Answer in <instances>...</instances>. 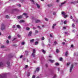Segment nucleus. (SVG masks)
Returning <instances> with one entry per match:
<instances>
[{
    "label": "nucleus",
    "mask_w": 78,
    "mask_h": 78,
    "mask_svg": "<svg viewBox=\"0 0 78 78\" xmlns=\"http://www.w3.org/2000/svg\"><path fill=\"white\" fill-rule=\"evenodd\" d=\"M62 14H63L64 18H66V17H67V15H66V13H65L64 12H62Z\"/></svg>",
    "instance_id": "nucleus-1"
},
{
    "label": "nucleus",
    "mask_w": 78,
    "mask_h": 78,
    "mask_svg": "<svg viewBox=\"0 0 78 78\" xmlns=\"http://www.w3.org/2000/svg\"><path fill=\"white\" fill-rule=\"evenodd\" d=\"M36 53V50L34 49H33V53H32V55L33 57H35V53Z\"/></svg>",
    "instance_id": "nucleus-2"
},
{
    "label": "nucleus",
    "mask_w": 78,
    "mask_h": 78,
    "mask_svg": "<svg viewBox=\"0 0 78 78\" xmlns=\"http://www.w3.org/2000/svg\"><path fill=\"white\" fill-rule=\"evenodd\" d=\"M5 26L3 24H2L1 26V30H5Z\"/></svg>",
    "instance_id": "nucleus-3"
},
{
    "label": "nucleus",
    "mask_w": 78,
    "mask_h": 78,
    "mask_svg": "<svg viewBox=\"0 0 78 78\" xmlns=\"http://www.w3.org/2000/svg\"><path fill=\"white\" fill-rule=\"evenodd\" d=\"M23 15L24 16H26V18H27V17H28V16H27V15H28V14L25 13H24L23 14Z\"/></svg>",
    "instance_id": "nucleus-4"
},
{
    "label": "nucleus",
    "mask_w": 78,
    "mask_h": 78,
    "mask_svg": "<svg viewBox=\"0 0 78 78\" xmlns=\"http://www.w3.org/2000/svg\"><path fill=\"white\" fill-rule=\"evenodd\" d=\"M41 22V20H35V22L37 23H39V22Z\"/></svg>",
    "instance_id": "nucleus-5"
},
{
    "label": "nucleus",
    "mask_w": 78,
    "mask_h": 78,
    "mask_svg": "<svg viewBox=\"0 0 78 78\" xmlns=\"http://www.w3.org/2000/svg\"><path fill=\"white\" fill-rule=\"evenodd\" d=\"M3 63L2 62H0V67H3Z\"/></svg>",
    "instance_id": "nucleus-6"
},
{
    "label": "nucleus",
    "mask_w": 78,
    "mask_h": 78,
    "mask_svg": "<svg viewBox=\"0 0 78 78\" xmlns=\"http://www.w3.org/2000/svg\"><path fill=\"white\" fill-rule=\"evenodd\" d=\"M23 17V16H17L18 19H22V18Z\"/></svg>",
    "instance_id": "nucleus-7"
},
{
    "label": "nucleus",
    "mask_w": 78,
    "mask_h": 78,
    "mask_svg": "<svg viewBox=\"0 0 78 78\" xmlns=\"http://www.w3.org/2000/svg\"><path fill=\"white\" fill-rule=\"evenodd\" d=\"M49 61L51 62L52 63L55 62V61L53 60H51V59H49Z\"/></svg>",
    "instance_id": "nucleus-8"
},
{
    "label": "nucleus",
    "mask_w": 78,
    "mask_h": 78,
    "mask_svg": "<svg viewBox=\"0 0 78 78\" xmlns=\"http://www.w3.org/2000/svg\"><path fill=\"white\" fill-rule=\"evenodd\" d=\"M31 33H32V32L31 31H30L28 34L29 36H31Z\"/></svg>",
    "instance_id": "nucleus-9"
},
{
    "label": "nucleus",
    "mask_w": 78,
    "mask_h": 78,
    "mask_svg": "<svg viewBox=\"0 0 78 78\" xmlns=\"http://www.w3.org/2000/svg\"><path fill=\"white\" fill-rule=\"evenodd\" d=\"M56 25V24H53L52 27L53 29H54V28H55V26Z\"/></svg>",
    "instance_id": "nucleus-10"
},
{
    "label": "nucleus",
    "mask_w": 78,
    "mask_h": 78,
    "mask_svg": "<svg viewBox=\"0 0 78 78\" xmlns=\"http://www.w3.org/2000/svg\"><path fill=\"white\" fill-rule=\"evenodd\" d=\"M73 64H72L71 65L70 69H73Z\"/></svg>",
    "instance_id": "nucleus-11"
},
{
    "label": "nucleus",
    "mask_w": 78,
    "mask_h": 78,
    "mask_svg": "<svg viewBox=\"0 0 78 78\" xmlns=\"http://www.w3.org/2000/svg\"><path fill=\"white\" fill-rule=\"evenodd\" d=\"M30 42H34V39H33L32 40H30Z\"/></svg>",
    "instance_id": "nucleus-12"
},
{
    "label": "nucleus",
    "mask_w": 78,
    "mask_h": 78,
    "mask_svg": "<svg viewBox=\"0 0 78 78\" xmlns=\"http://www.w3.org/2000/svg\"><path fill=\"white\" fill-rule=\"evenodd\" d=\"M36 5L38 8H40V6L39 5V4H36Z\"/></svg>",
    "instance_id": "nucleus-13"
},
{
    "label": "nucleus",
    "mask_w": 78,
    "mask_h": 78,
    "mask_svg": "<svg viewBox=\"0 0 78 78\" xmlns=\"http://www.w3.org/2000/svg\"><path fill=\"white\" fill-rule=\"evenodd\" d=\"M76 3V2H71V4H74V5H75V4Z\"/></svg>",
    "instance_id": "nucleus-14"
},
{
    "label": "nucleus",
    "mask_w": 78,
    "mask_h": 78,
    "mask_svg": "<svg viewBox=\"0 0 78 78\" xmlns=\"http://www.w3.org/2000/svg\"><path fill=\"white\" fill-rule=\"evenodd\" d=\"M66 2H67L66 1H65L64 2L62 3L61 5H64V4H65V3H66Z\"/></svg>",
    "instance_id": "nucleus-15"
},
{
    "label": "nucleus",
    "mask_w": 78,
    "mask_h": 78,
    "mask_svg": "<svg viewBox=\"0 0 78 78\" xmlns=\"http://www.w3.org/2000/svg\"><path fill=\"white\" fill-rule=\"evenodd\" d=\"M67 55H68V51H66L65 53V56H67Z\"/></svg>",
    "instance_id": "nucleus-16"
},
{
    "label": "nucleus",
    "mask_w": 78,
    "mask_h": 78,
    "mask_svg": "<svg viewBox=\"0 0 78 78\" xmlns=\"http://www.w3.org/2000/svg\"><path fill=\"white\" fill-rule=\"evenodd\" d=\"M16 27L18 28H20V26L19 25H17Z\"/></svg>",
    "instance_id": "nucleus-17"
},
{
    "label": "nucleus",
    "mask_w": 78,
    "mask_h": 78,
    "mask_svg": "<svg viewBox=\"0 0 78 78\" xmlns=\"http://www.w3.org/2000/svg\"><path fill=\"white\" fill-rule=\"evenodd\" d=\"M20 23H22V22H25V21L23 20H21L20 21Z\"/></svg>",
    "instance_id": "nucleus-18"
},
{
    "label": "nucleus",
    "mask_w": 78,
    "mask_h": 78,
    "mask_svg": "<svg viewBox=\"0 0 78 78\" xmlns=\"http://www.w3.org/2000/svg\"><path fill=\"white\" fill-rule=\"evenodd\" d=\"M55 66H59V64L58 63H55Z\"/></svg>",
    "instance_id": "nucleus-19"
},
{
    "label": "nucleus",
    "mask_w": 78,
    "mask_h": 78,
    "mask_svg": "<svg viewBox=\"0 0 78 78\" xmlns=\"http://www.w3.org/2000/svg\"><path fill=\"white\" fill-rule=\"evenodd\" d=\"M48 6L49 7H51V6H52V4H49L48 5Z\"/></svg>",
    "instance_id": "nucleus-20"
},
{
    "label": "nucleus",
    "mask_w": 78,
    "mask_h": 78,
    "mask_svg": "<svg viewBox=\"0 0 78 78\" xmlns=\"http://www.w3.org/2000/svg\"><path fill=\"white\" fill-rule=\"evenodd\" d=\"M25 44V42H23L21 43V45H23Z\"/></svg>",
    "instance_id": "nucleus-21"
},
{
    "label": "nucleus",
    "mask_w": 78,
    "mask_h": 78,
    "mask_svg": "<svg viewBox=\"0 0 78 78\" xmlns=\"http://www.w3.org/2000/svg\"><path fill=\"white\" fill-rule=\"evenodd\" d=\"M70 63L69 62L67 63L66 64L67 66H69L70 65Z\"/></svg>",
    "instance_id": "nucleus-22"
},
{
    "label": "nucleus",
    "mask_w": 78,
    "mask_h": 78,
    "mask_svg": "<svg viewBox=\"0 0 78 78\" xmlns=\"http://www.w3.org/2000/svg\"><path fill=\"white\" fill-rule=\"evenodd\" d=\"M17 6H19V7H20L21 6V5L19 4H17Z\"/></svg>",
    "instance_id": "nucleus-23"
},
{
    "label": "nucleus",
    "mask_w": 78,
    "mask_h": 78,
    "mask_svg": "<svg viewBox=\"0 0 78 78\" xmlns=\"http://www.w3.org/2000/svg\"><path fill=\"white\" fill-rule=\"evenodd\" d=\"M3 75H0V78H3Z\"/></svg>",
    "instance_id": "nucleus-24"
},
{
    "label": "nucleus",
    "mask_w": 78,
    "mask_h": 78,
    "mask_svg": "<svg viewBox=\"0 0 78 78\" xmlns=\"http://www.w3.org/2000/svg\"><path fill=\"white\" fill-rule=\"evenodd\" d=\"M7 64L8 65V66H9V62H8L7 63Z\"/></svg>",
    "instance_id": "nucleus-25"
},
{
    "label": "nucleus",
    "mask_w": 78,
    "mask_h": 78,
    "mask_svg": "<svg viewBox=\"0 0 78 78\" xmlns=\"http://www.w3.org/2000/svg\"><path fill=\"white\" fill-rule=\"evenodd\" d=\"M42 52H43V53H44V54L45 53V51H44V49H43Z\"/></svg>",
    "instance_id": "nucleus-26"
},
{
    "label": "nucleus",
    "mask_w": 78,
    "mask_h": 78,
    "mask_svg": "<svg viewBox=\"0 0 78 78\" xmlns=\"http://www.w3.org/2000/svg\"><path fill=\"white\" fill-rule=\"evenodd\" d=\"M72 27L74 28L75 27V24L74 23H73L72 24Z\"/></svg>",
    "instance_id": "nucleus-27"
},
{
    "label": "nucleus",
    "mask_w": 78,
    "mask_h": 78,
    "mask_svg": "<svg viewBox=\"0 0 78 78\" xmlns=\"http://www.w3.org/2000/svg\"><path fill=\"white\" fill-rule=\"evenodd\" d=\"M56 51L57 53H59V50L58 49H56Z\"/></svg>",
    "instance_id": "nucleus-28"
},
{
    "label": "nucleus",
    "mask_w": 78,
    "mask_h": 78,
    "mask_svg": "<svg viewBox=\"0 0 78 78\" xmlns=\"http://www.w3.org/2000/svg\"><path fill=\"white\" fill-rule=\"evenodd\" d=\"M37 44H38V42L37 41H36L35 42V45H37Z\"/></svg>",
    "instance_id": "nucleus-29"
},
{
    "label": "nucleus",
    "mask_w": 78,
    "mask_h": 78,
    "mask_svg": "<svg viewBox=\"0 0 78 78\" xmlns=\"http://www.w3.org/2000/svg\"><path fill=\"white\" fill-rule=\"evenodd\" d=\"M59 61H62V58H60L59 59Z\"/></svg>",
    "instance_id": "nucleus-30"
},
{
    "label": "nucleus",
    "mask_w": 78,
    "mask_h": 78,
    "mask_svg": "<svg viewBox=\"0 0 78 78\" xmlns=\"http://www.w3.org/2000/svg\"><path fill=\"white\" fill-rule=\"evenodd\" d=\"M54 44H58V43H57V42H56V41H54Z\"/></svg>",
    "instance_id": "nucleus-31"
},
{
    "label": "nucleus",
    "mask_w": 78,
    "mask_h": 78,
    "mask_svg": "<svg viewBox=\"0 0 78 78\" xmlns=\"http://www.w3.org/2000/svg\"><path fill=\"white\" fill-rule=\"evenodd\" d=\"M25 52L27 54L26 55H28V51H25Z\"/></svg>",
    "instance_id": "nucleus-32"
},
{
    "label": "nucleus",
    "mask_w": 78,
    "mask_h": 78,
    "mask_svg": "<svg viewBox=\"0 0 78 78\" xmlns=\"http://www.w3.org/2000/svg\"><path fill=\"white\" fill-rule=\"evenodd\" d=\"M30 75V73H29L27 75V76H29Z\"/></svg>",
    "instance_id": "nucleus-33"
},
{
    "label": "nucleus",
    "mask_w": 78,
    "mask_h": 78,
    "mask_svg": "<svg viewBox=\"0 0 78 78\" xmlns=\"http://www.w3.org/2000/svg\"><path fill=\"white\" fill-rule=\"evenodd\" d=\"M26 30H30V28L28 27H27L26 28Z\"/></svg>",
    "instance_id": "nucleus-34"
},
{
    "label": "nucleus",
    "mask_w": 78,
    "mask_h": 78,
    "mask_svg": "<svg viewBox=\"0 0 78 78\" xmlns=\"http://www.w3.org/2000/svg\"><path fill=\"white\" fill-rule=\"evenodd\" d=\"M5 17L6 18H7V19H8L9 17V16L8 15H6V16H5Z\"/></svg>",
    "instance_id": "nucleus-35"
},
{
    "label": "nucleus",
    "mask_w": 78,
    "mask_h": 78,
    "mask_svg": "<svg viewBox=\"0 0 78 78\" xmlns=\"http://www.w3.org/2000/svg\"><path fill=\"white\" fill-rule=\"evenodd\" d=\"M41 40H44V37H43L41 38Z\"/></svg>",
    "instance_id": "nucleus-36"
},
{
    "label": "nucleus",
    "mask_w": 78,
    "mask_h": 78,
    "mask_svg": "<svg viewBox=\"0 0 78 78\" xmlns=\"http://www.w3.org/2000/svg\"><path fill=\"white\" fill-rule=\"evenodd\" d=\"M25 67L26 68H28V65H26Z\"/></svg>",
    "instance_id": "nucleus-37"
},
{
    "label": "nucleus",
    "mask_w": 78,
    "mask_h": 78,
    "mask_svg": "<svg viewBox=\"0 0 78 78\" xmlns=\"http://www.w3.org/2000/svg\"><path fill=\"white\" fill-rule=\"evenodd\" d=\"M36 71L37 72H39V69H36Z\"/></svg>",
    "instance_id": "nucleus-38"
},
{
    "label": "nucleus",
    "mask_w": 78,
    "mask_h": 78,
    "mask_svg": "<svg viewBox=\"0 0 78 78\" xmlns=\"http://www.w3.org/2000/svg\"><path fill=\"white\" fill-rule=\"evenodd\" d=\"M66 23H67V21L66 20L64 22V24H66Z\"/></svg>",
    "instance_id": "nucleus-39"
},
{
    "label": "nucleus",
    "mask_w": 78,
    "mask_h": 78,
    "mask_svg": "<svg viewBox=\"0 0 78 78\" xmlns=\"http://www.w3.org/2000/svg\"><path fill=\"white\" fill-rule=\"evenodd\" d=\"M30 1H31V2H33V3H34V0H30Z\"/></svg>",
    "instance_id": "nucleus-40"
},
{
    "label": "nucleus",
    "mask_w": 78,
    "mask_h": 78,
    "mask_svg": "<svg viewBox=\"0 0 78 78\" xmlns=\"http://www.w3.org/2000/svg\"><path fill=\"white\" fill-rule=\"evenodd\" d=\"M38 32H39L37 30H35V33H38Z\"/></svg>",
    "instance_id": "nucleus-41"
},
{
    "label": "nucleus",
    "mask_w": 78,
    "mask_h": 78,
    "mask_svg": "<svg viewBox=\"0 0 78 78\" xmlns=\"http://www.w3.org/2000/svg\"><path fill=\"white\" fill-rule=\"evenodd\" d=\"M45 20H46V21H48V19L46 18H45Z\"/></svg>",
    "instance_id": "nucleus-42"
},
{
    "label": "nucleus",
    "mask_w": 78,
    "mask_h": 78,
    "mask_svg": "<svg viewBox=\"0 0 78 78\" xmlns=\"http://www.w3.org/2000/svg\"><path fill=\"white\" fill-rule=\"evenodd\" d=\"M32 78H35V76L34 75L33 76Z\"/></svg>",
    "instance_id": "nucleus-43"
},
{
    "label": "nucleus",
    "mask_w": 78,
    "mask_h": 78,
    "mask_svg": "<svg viewBox=\"0 0 78 78\" xmlns=\"http://www.w3.org/2000/svg\"><path fill=\"white\" fill-rule=\"evenodd\" d=\"M18 36L19 37H21V36L19 34L18 35Z\"/></svg>",
    "instance_id": "nucleus-44"
},
{
    "label": "nucleus",
    "mask_w": 78,
    "mask_h": 78,
    "mask_svg": "<svg viewBox=\"0 0 78 78\" xmlns=\"http://www.w3.org/2000/svg\"><path fill=\"white\" fill-rule=\"evenodd\" d=\"M70 18L71 19H72V18H73V17H72V16H71Z\"/></svg>",
    "instance_id": "nucleus-45"
},
{
    "label": "nucleus",
    "mask_w": 78,
    "mask_h": 78,
    "mask_svg": "<svg viewBox=\"0 0 78 78\" xmlns=\"http://www.w3.org/2000/svg\"><path fill=\"white\" fill-rule=\"evenodd\" d=\"M45 66L46 67H48V65H47V64H46Z\"/></svg>",
    "instance_id": "nucleus-46"
},
{
    "label": "nucleus",
    "mask_w": 78,
    "mask_h": 78,
    "mask_svg": "<svg viewBox=\"0 0 78 78\" xmlns=\"http://www.w3.org/2000/svg\"><path fill=\"white\" fill-rule=\"evenodd\" d=\"M72 69H70V72H72Z\"/></svg>",
    "instance_id": "nucleus-47"
},
{
    "label": "nucleus",
    "mask_w": 78,
    "mask_h": 78,
    "mask_svg": "<svg viewBox=\"0 0 78 78\" xmlns=\"http://www.w3.org/2000/svg\"><path fill=\"white\" fill-rule=\"evenodd\" d=\"M8 38L9 39H10L11 38V36H9L8 37Z\"/></svg>",
    "instance_id": "nucleus-48"
},
{
    "label": "nucleus",
    "mask_w": 78,
    "mask_h": 78,
    "mask_svg": "<svg viewBox=\"0 0 78 78\" xmlns=\"http://www.w3.org/2000/svg\"><path fill=\"white\" fill-rule=\"evenodd\" d=\"M7 44H9V41L7 40Z\"/></svg>",
    "instance_id": "nucleus-49"
},
{
    "label": "nucleus",
    "mask_w": 78,
    "mask_h": 78,
    "mask_svg": "<svg viewBox=\"0 0 78 78\" xmlns=\"http://www.w3.org/2000/svg\"><path fill=\"white\" fill-rule=\"evenodd\" d=\"M53 15H55V14H56V12H54L53 13Z\"/></svg>",
    "instance_id": "nucleus-50"
},
{
    "label": "nucleus",
    "mask_w": 78,
    "mask_h": 78,
    "mask_svg": "<svg viewBox=\"0 0 78 78\" xmlns=\"http://www.w3.org/2000/svg\"><path fill=\"white\" fill-rule=\"evenodd\" d=\"M71 47H73V44H72L71 45Z\"/></svg>",
    "instance_id": "nucleus-51"
},
{
    "label": "nucleus",
    "mask_w": 78,
    "mask_h": 78,
    "mask_svg": "<svg viewBox=\"0 0 78 78\" xmlns=\"http://www.w3.org/2000/svg\"><path fill=\"white\" fill-rule=\"evenodd\" d=\"M22 57H23V55H21L20 56V58H22Z\"/></svg>",
    "instance_id": "nucleus-52"
},
{
    "label": "nucleus",
    "mask_w": 78,
    "mask_h": 78,
    "mask_svg": "<svg viewBox=\"0 0 78 78\" xmlns=\"http://www.w3.org/2000/svg\"><path fill=\"white\" fill-rule=\"evenodd\" d=\"M59 2V0H57V2Z\"/></svg>",
    "instance_id": "nucleus-53"
},
{
    "label": "nucleus",
    "mask_w": 78,
    "mask_h": 78,
    "mask_svg": "<svg viewBox=\"0 0 78 78\" xmlns=\"http://www.w3.org/2000/svg\"><path fill=\"white\" fill-rule=\"evenodd\" d=\"M33 30H35V29H36V28L35 27H34L33 28Z\"/></svg>",
    "instance_id": "nucleus-54"
},
{
    "label": "nucleus",
    "mask_w": 78,
    "mask_h": 78,
    "mask_svg": "<svg viewBox=\"0 0 78 78\" xmlns=\"http://www.w3.org/2000/svg\"><path fill=\"white\" fill-rule=\"evenodd\" d=\"M63 29H66V27H63Z\"/></svg>",
    "instance_id": "nucleus-55"
},
{
    "label": "nucleus",
    "mask_w": 78,
    "mask_h": 78,
    "mask_svg": "<svg viewBox=\"0 0 78 78\" xmlns=\"http://www.w3.org/2000/svg\"><path fill=\"white\" fill-rule=\"evenodd\" d=\"M50 37H52V35L50 34Z\"/></svg>",
    "instance_id": "nucleus-56"
},
{
    "label": "nucleus",
    "mask_w": 78,
    "mask_h": 78,
    "mask_svg": "<svg viewBox=\"0 0 78 78\" xmlns=\"http://www.w3.org/2000/svg\"><path fill=\"white\" fill-rule=\"evenodd\" d=\"M20 1L21 2H23V0H20Z\"/></svg>",
    "instance_id": "nucleus-57"
},
{
    "label": "nucleus",
    "mask_w": 78,
    "mask_h": 78,
    "mask_svg": "<svg viewBox=\"0 0 78 78\" xmlns=\"http://www.w3.org/2000/svg\"><path fill=\"white\" fill-rule=\"evenodd\" d=\"M1 48H4V46H2Z\"/></svg>",
    "instance_id": "nucleus-58"
},
{
    "label": "nucleus",
    "mask_w": 78,
    "mask_h": 78,
    "mask_svg": "<svg viewBox=\"0 0 78 78\" xmlns=\"http://www.w3.org/2000/svg\"><path fill=\"white\" fill-rule=\"evenodd\" d=\"M49 58H52V57L51 56H49Z\"/></svg>",
    "instance_id": "nucleus-59"
},
{
    "label": "nucleus",
    "mask_w": 78,
    "mask_h": 78,
    "mask_svg": "<svg viewBox=\"0 0 78 78\" xmlns=\"http://www.w3.org/2000/svg\"><path fill=\"white\" fill-rule=\"evenodd\" d=\"M13 28H15V26L13 25Z\"/></svg>",
    "instance_id": "nucleus-60"
},
{
    "label": "nucleus",
    "mask_w": 78,
    "mask_h": 78,
    "mask_svg": "<svg viewBox=\"0 0 78 78\" xmlns=\"http://www.w3.org/2000/svg\"><path fill=\"white\" fill-rule=\"evenodd\" d=\"M62 44H63V45H64V44H65V42H63Z\"/></svg>",
    "instance_id": "nucleus-61"
},
{
    "label": "nucleus",
    "mask_w": 78,
    "mask_h": 78,
    "mask_svg": "<svg viewBox=\"0 0 78 78\" xmlns=\"http://www.w3.org/2000/svg\"><path fill=\"white\" fill-rule=\"evenodd\" d=\"M37 27H38V28H40V27H39V26H37Z\"/></svg>",
    "instance_id": "nucleus-62"
},
{
    "label": "nucleus",
    "mask_w": 78,
    "mask_h": 78,
    "mask_svg": "<svg viewBox=\"0 0 78 78\" xmlns=\"http://www.w3.org/2000/svg\"><path fill=\"white\" fill-rule=\"evenodd\" d=\"M37 69H40V67H38L37 68Z\"/></svg>",
    "instance_id": "nucleus-63"
},
{
    "label": "nucleus",
    "mask_w": 78,
    "mask_h": 78,
    "mask_svg": "<svg viewBox=\"0 0 78 78\" xmlns=\"http://www.w3.org/2000/svg\"><path fill=\"white\" fill-rule=\"evenodd\" d=\"M73 22H75V20H73Z\"/></svg>",
    "instance_id": "nucleus-64"
}]
</instances>
